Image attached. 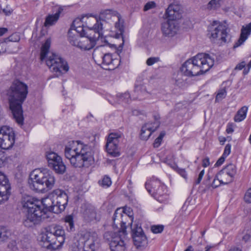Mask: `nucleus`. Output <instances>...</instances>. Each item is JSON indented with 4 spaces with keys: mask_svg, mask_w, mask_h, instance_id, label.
<instances>
[{
    "mask_svg": "<svg viewBox=\"0 0 251 251\" xmlns=\"http://www.w3.org/2000/svg\"><path fill=\"white\" fill-rule=\"evenodd\" d=\"M68 202V196L65 191L60 189L54 190L48 198L42 201L30 196L23 198L22 203L26 213L23 224L27 227L35 226L41 224L43 219L48 217V212L58 214L63 211Z\"/></svg>",
    "mask_w": 251,
    "mask_h": 251,
    "instance_id": "1",
    "label": "nucleus"
},
{
    "mask_svg": "<svg viewBox=\"0 0 251 251\" xmlns=\"http://www.w3.org/2000/svg\"><path fill=\"white\" fill-rule=\"evenodd\" d=\"M65 157L75 168H88L94 163V153L91 148L80 141H69L65 145Z\"/></svg>",
    "mask_w": 251,
    "mask_h": 251,
    "instance_id": "2",
    "label": "nucleus"
},
{
    "mask_svg": "<svg viewBox=\"0 0 251 251\" xmlns=\"http://www.w3.org/2000/svg\"><path fill=\"white\" fill-rule=\"evenodd\" d=\"M27 93V85L19 80L13 81L7 92L10 109L14 118L19 125L23 124L24 117L22 105L25 100Z\"/></svg>",
    "mask_w": 251,
    "mask_h": 251,
    "instance_id": "3",
    "label": "nucleus"
},
{
    "mask_svg": "<svg viewBox=\"0 0 251 251\" xmlns=\"http://www.w3.org/2000/svg\"><path fill=\"white\" fill-rule=\"evenodd\" d=\"M214 60L209 54L199 53L186 61L181 67V71L189 76H196L207 72L213 66Z\"/></svg>",
    "mask_w": 251,
    "mask_h": 251,
    "instance_id": "4",
    "label": "nucleus"
},
{
    "mask_svg": "<svg viewBox=\"0 0 251 251\" xmlns=\"http://www.w3.org/2000/svg\"><path fill=\"white\" fill-rule=\"evenodd\" d=\"M28 184L35 191L44 193L54 186L55 179L52 173L47 169H36L30 174Z\"/></svg>",
    "mask_w": 251,
    "mask_h": 251,
    "instance_id": "5",
    "label": "nucleus"
},
{
    "mask_svg": "<svg viewBox=\"0 0 251 251\" xmlns=\"http://www.w3.org/2000/svg\"><path fill=\"white\" fill-rule=\"evenodd\" d=\"M65 231L63 228L57 225H52L47 227L42 232L40 237L41 245L48 249L54 248L53 245L58 241L60 245L65 242Z\"/></svg>",
    "mask_w": 251,
    "mask_h": 251,
    "instance_id": "6",
    "label": "nucleus"
},
{
    "mask_svg": "<svg viewBox=\"0 0 251 251\" xmlns=\"http://www.w3.org/2000/svg\"><path fill=\"white\" fill-rule=\"evenodd\" d=\"M148 192L160 202H166L169 199L167 187L157 179L153 178L145 183Z\"/></svg>",
    "mask_w": 251,
    "mask_h": 251,
    "instance_id": "7",
    "label": "nucleus"
},
{
    "mask_svg": "<svg viewBox=\"0 0 251 251\" xmlns=\"http://www.w3.org/2000/svg\"><path fill=\"white\" fill-rule=\"evenodd\" d=\"M95 33L89 32V34L81 36L78 48L81 50H90L96 45V41L103 36L102 26L100 24H97L94 26Z\"/></svg>",
    "mask_w": 251,
    "mask_h": 251,
    "instance_id": "8",
    "label": "nucleus"
},
{
    "mask_svg": "<svg viewBox=\"0 0 251 251\" xmlns=\"http://www.w3.org/2000/svg\"><path fill=\"white\" fill-rule=\"evenodd\" d=\"M229 29L226 23H222L214 21L208 26V32L211 39H218L223 42H226Z\"/></svg>",
    "mask_w": 251,
    "mask_h": 251,
    "instance_id": "9",
    "label": "nucleus"
},
{
    "mask_svg": "<svg viewBox=\"0 0 251 251\" xmlns=\"http://www.w3.org/2000/svg\"><path fill=\"white\" fill-rule=\"evenodd\" d=\"M112 17H116L118 21L115 23V26L118 30L115 36L117 38H123V33L124 32V27L123 21L121 20L120 15L117 11L111 9H106L100 12L99 15V21L101 22L103 25L106 23V21L111 19Z\"/></svg>",
    "mask_w": 251,
    "mask_h": 251,
    "instance_id": "10",
    "label": "nucleus"
},
{
    "mask_svg": "<svg viewBox=\"0 0 251 251\" xmlns=\"http://www.w3.org/2000/svg\"><path fill=\"white\" fill-rule=\"evenodd\" d=\"M123 42L118 47L117 53L112 55L111 53H105L102 56V64L105 69L113 70L118 67L121 63V56L120 53H121L123 46L124 44V38H122Z\"/></svg>",
    "mask_w": 251,
    "mask_h": 251,
    "instance_id": "11",
    "label": "nucleus"
},
{
    "mask_svg": "<svg viewBox=\"0 0 251 251\" xmlns=\"http://www.w3.org/2000/svg\"><path fill=\"white\" fill-rule=\"evenodd\" d=\"M15 143V133L12 128L4 126L0 127V148L8 150Z\"/></svg>",
    "mask_w": 251,
    "mask_h": 251,
    "instance_id": "12",
    "label": "nucleus"
},
{
    "mask_svg": "<svg viewBox=\"0 0 251 251\" xmlns=\"http://www.w3.org/2000/svg\"><path fill=\"white\" fill-rule=\"evenodd\" d=\"M47 65L51 71L55 73H61V71H68L69 66L67 62L59 55L54 53H51L47 59Z\"/></svg>",
    "mask_w": 251,
    "mask_h": 251,
    "instance_id": "13",
    "label": "nucleus"
},
{
    "mask_svg": "<svg viewBox=\"0 0 251 251\" xmlns=\"http://www.w3.org/2000/svg\"><path fill=\"white\" fill-rule=\"evenodd\" d=\"M121 134L118 133H111L109 134L105 145L106 151L108 154L113 157L120 155V151L118 147Z\"/></svg>",
    "mask_w": 251,
    "mask_h": 251,
    "instance_id": "14",
    "label": "nucleus"
},
{
    "mask_svg": "<svg viewBox=\"0 0 251 251\" xmlns=\"http://www.w3.org/2000/svg\"><path fill=\"white\" fill-rule=\"evenodd\" d=\"M49 166L58 174H63L66 171V166L62 159L56 153L52 151L48 152L46 154Z\"/></svg>",
    "mask_w": 251,
    "mask_h": 251,
    "instance_id": "15",
    "label": "nucleus"
},
{
    "mask_svg": "<svg viewBox=\"0 0 251 251\" xmlns=\"http://www.w3.org/2000/svg\"><path fill=\"white\" fill-rule=\"evenodd\" d=\"M126 235V230H119L111 235L109 246L111 251H125V244L123 239Z\"/></svg>",
    "mask_w": 251,
    "mask_h": 251,
    "instance_id": "16",
    "label": "nucleus"
},
{
    "mask_svg": "<svg viewBox=\"0 0 251 251\" xmlns=\"http://www.w3.org/2000/svg\"><path fill=\"white\" fill-rule=\"evenodd\" d=\"M89 251H95L99 242L98 234L95 232H86L78 240Z\"/></svg>",
    "mask_w": 251,
    "mask_h": 251,
    "instance_id": "17",
    "label": "nucleus"
},
{
    "mask_svg": "<svg viewBox=\"0 0 251 251\" xmlns=\"http://www.w3.org/2000/svg\"><path fill=\"white\" fill-rule=\"evenodd\" d=\"M11 195V186L7 177L0 172V205L8 201Z\"/></svg>",
    "mask_w": 251,
    "mask_h": 251,
    "instance_id": "18",
    "label": "nucleus"
},
{
    "mask_svg": "<svg viewBox=\"0 0 251 251\" xmlns=\"http://www.w3.org/2000/svg\"><path fill=\"white\" fill-rule=\"evenodd\" d=\"M179 29V25L177 21L167 20L162 24L161 31L164 36L172 37L176 34Z\"/></svg>",
    "mask_w": 251,
    "mask_h": 251,
    "instance_id": "19",
    "label": "nucleus"
},
{
    "mask_svg": "<svg viewBox=\"0 0 251 251\" xmlns=\"http://www.w3.org/2000/svg\"><path fill=\"white\" fill-rule=\"evenodd\" d=\"M181 6L177 4H171L166 10L165 16L167 20H175L180 19L182 14Z\"/></svg>",
    "mask_w": 251,
    "mask_h": 251,
    "instance_id": "20",
    "label": "nucleus"
},
{
    "mask_svg": "<svg viewBox=\"0 0 251 251\" xmlns=\"http://www.w3.org/2000/svg\"><path fill=\"white\" fill-rule=\"evenodd\" d=\"M80 19L83 23H85L89 32L95 33L94 26L97 24H100L101 25L102 32L103 33V24L101 22L99 21L97 17H95L91 14H87L82 16L81 18Z\"/></svg>",
    "mask_w": 251,
    "mask_h": 251,
    "instance_id": "21",
    "label": "nucleus"
},
{
    "mask_svg": "<svg viewBox=\"0 0 251 251\" xmlns=\"http://www.w3.org/2000/svg\"><path fill=\"white\" fill-rule=\"evenodd\" d=\"M159 126V123L156 121L153 123L145 124L141 130L140 138L142 140H147L152 133L155 131Z\"/></svg>",
    "mask_w": 251,
    "mask_h": 251,
    "instance_id": "22",
    "label": "nucleus"
},
{
    "mask_svg": "<svg viewBox=\"0 0 251 251\" xmlns=\"http://www.w3.org/2000/svg\"><path fill=\"white\" fill-rule=\"evenodd\" d=\"M126 208H117L114 212L112 218L114 226L117 227L118 225L120 224L121 226V229L126 230V222L124 221V218L126 217Z\"/></svg>",
    "mask_w": 251,
    "mask_h": 251,
    "instance_id": "23",
    "label": "nucleus"
},
{
    "mask_svg": "<svg viewBox=\"0 0 251 251\" xmlns=\"http://www.w3.org/2000/svg\"><path fill=\"white\" fill-rule=\"evenodd\" d=\"M84 217L88 222H97L100 220V215L96 208L92 206H88L84 212Z\"/></svg>",
    "mask_w": 251,
    "mask_h": 251,
    "instance_id": "24",
    "label": "nucleus"
},
{
    "mask_svg": "<svg viewBox=\"0 0 251 251\" xmlns=\"http://www.w3.org/2000/svg\"><path fill=\"white\" fill-rule=\"evenodd\" d=\"M71 30H75L77 33L79 34L80 36H84L89 34L88 29H85L83 23L80 19L78 18L75 19L73 22L71 26Z\"/></svg>",
    "mask_w": 251,
    "mask_h": 251,
    "instance_id": "25",
    "label": "nucleus"
},
{
    "mask_svg": "<svg viewBox=\"0 0 251 251\" xmlns=\"http://www.w3.org/2000/svg\"><path fill=\"white\" fill-rule=\"evenodd\" d=\"M251 32V23L246 25L245 26L242 27L240 38L234 44L233 48H237L243 44L244 42L247 39L248 36L250 35Z\"/></svg>",
    "mask_w": 251,
    "mask_h": 251,
    "instance_id": "26",
    "label": "nucleus"
},
{
    "mask_svg": "<svg viewBox=\"0 0 251 251\" xmlns=\"http://www.w3.org/2000/svg\"><path fill=\"white\" fill-rule=\"evenodd\" d=\"M63 10V9L62 7H59L55 14L48 15L46 18L44 25L47 27L54 25L58 20L60 14Z\"/></svg>",
    "mask_w": 251,
    "mask_h": 251,
    "instance_id": "27",
    "label": "nucleus"
},
{
    "mask_svg": "<svg viewBox=\"0 0 251 251\" xmlns=\"http://www.w3.org/2000/svg\"><path fill=\"white\" fill-rule=\"evenodd\" d=\"M134 93L137 95V98L140 100L148 97L149 95L147 91L146 86L142 84L135 85Z\"/></svg>",
    "mask_w": 251,
    "mask_h": 251,
    "instance_id": "28",
    "label": "nucleus"
},
{
    "mask_svg": "<svg viewBox=\"0 0 251 251\" xmlns=\"http://www.w3.org/2000/svg\"><path fill=\"white\" fill-rule=\"evenodd\" d=\"M12 236V232L7 227L0 226V243L9 239Z\"/></svg>",
    "mask_w": 251,
    "mask_h": 251,
    "instance_id": "29",
    "label": "nucleus"
},
{
    "mask_svg": "<svg viewBox=\"0 0 251 251\" xmlns=\"http://www.w3.org/2000/svg\"><path fill=\"white\" fill-rule=\"evenodd\" d=\"M217 177L220 178L224 184H227L232 182L234 178L223 169L217 174Z\"/></svg>",
    "mask_w": 251,
    "mask_h": 251,
    "instance_id": "30",
    "label": "nucleus"
},
{
    "mask_svg": "<svg viewBox=\"0 0 251 251\" xmlns=\"http://www.w3.org/2000/svg\"><path fill=\"white\" fill-rule=\"evenodd\" d=\"M248 107L244 106L241 107L234 116V120L236 122H240L244 120L247 116Z\"/></svg>",
    "mask_w": 251,
    "mask_h": 251,
    "instance_id": "31",
    "label": "nucleus"
},
{
    "mask_svg": "<svg viewBox=\"0 0 251 251\" xmlns=\"http://www.w3.org/2000/svg\"><path fill=\"white\" fill-rule=\"evenodd\" d=\"M134 244L137 248L144 247L148 244V241L147 237L145 235H142V236H135V237H132Z\"/></svg>",
    "mask_w": 251,
    "mask_h": 251,
    "instance_id": "32",
    "label": "nucleus"
},
{
    "mask_svg": "<svg viewBox=\"0 0 251 251\" xmlns=\"http://www.w3.org/2000/svg\"><path fill=\"white\" fill-rule=\"evenodd\" d=\"M51 40L50 38L47 39L45 43L43 45L41 50L40 59L41 61H43L47 54L49 52V50L50 46Z\"/></svg>",
    "mask_w": 251,
    "mask_h": 251,
    "instance_id": "33",
    "label": "nucleus"
},
{
    "mask_svg": "<svg viewBox=\"0 0 251 251\" xmlns=\"http://www.w3.org/2000/svg\"><path fill=\"white\" fill-rule=\"evenodd\" d=\"M117 102L119 103H127L130 101V96L128 92L118 94L116 96Z\"/></svg>",
    "mask_w": 251,
    "mask_h": 251,
    "instance_id": "34",
    "label": "nucleus"
},
{
    "mask_svg": "<svg viewBox=\"0 0 251 251\" xmlns=\"http://www.w3.org/2000/svg\"><path fill=\"white\" fill-rule=\"evenodd\" d=\"M64 222L66 224V226L67 230L72 231L74 230V217L72 215H68L65 217Z\"/></svg>",
    "mask_w": 251,
    "mask_h": 251,
    "instance_id": "35",
    "label": "nucleus"
},
{
    "mask_svg": "<svg viewBox=\"0 0 251 251\" xmlns=\"http://www.w3.org/2000/svg\"><path fill=\"white\" fill-rule=\"evenodd\" d=\"M131 229L132 237H135V236L145 235L141 227L137 224L132 225L131 226Z\"/></svg>",
    "mask_w": 251,
    "mask_h": 251,
    "instance_id": "36",
    "label": "nucleus"
},
{
    "mask_svg": "<svg viewBox=\"0 0 251 251\" xmlns=\"http://www.w3.org/2000/svg\"><path fill=\"white\" fill-rule=\"evenodd\" d=\"M71 33L70 31L69 32V37L68 41L69 43L73 46H75L77 48H78V45L79 44L80 39L81 38V36H79L78 35H71Z\"/></svg>",
    "mask_w": 251,
    "mask_h": 251,
    "instance_id": "37",
    "label": "nucleus"
},
{
    "mask_svg": "<svg viewBox=\"0 0 251 251\" xmlns=\"http://www.w3.org/2000/svg\"><path fill=\"white\" fill-rule=\"evenodd\" d=\"M223 170L226 171L227 174L231 176L233 178L236 173V166L232 164H230L226 166L223 169Z\"/></svg>",
    "mask_w": 251,
    "mask_h": 251,
    "instance_id": "38",
    "label": "nucleus"
},
{
    "mask_svg": "<svg viewBox=\"0 0 251 251\" xmlns=\"http://www.w3.org/2000/svg\"><path fill=\"white\" fill-rule=\"evenodd\" d=\"M221 0H211L207 5V9L211 10L219 8L221 5Z\"/></svg>",
    "mask_w": 251,
    "mask_h": 251,
    "instance_id": "39",
    "label": "nucleus"
},
{
    "mask_svg": "<svg viewBox=\"0 0 251 251\" xmlns=\"http://www.w3.org/2000/svg\"><path fill=\"white\" fill-rule=\"evenodd\" d=\"M100 184L103 187L107 188L111 184V181L110 177L104 176L101 181H99Z\"/></svg>",
    "mask_w": 251,
    "mask_h": 251,
    "instance_id": "40",
    "label": "nucleus"
},
{
    "mask_svg": "<svg viewBox=\"0 0 251 251\" xmlns=\"http://www.w3.org/2000/svg\"><path fill=\"white\" fill-rule=\"evenodd\" d=\"M226 96V91L225 89H223L219 91L216 97L215 101H219L224 99Z\"/></svg>",
    "mask_w": 251,
    "mask_h": 251,
    "instance_id": "41",
    "label": "nucleus"
},
{
    "mask_svg": "<svg viewBox=\"0 0 251 251\" xmlns=\"http://www.w3.org/2000/svg\"><path fill=\"white\" fill-rule=\"evenodd\" d=\"M221 184H224L223 182H222L220 178L217 177V174L216 175L214 179H213L212 183L210 184V186L212 187L213 188H216L218 186H220Z\"/></svg>",
    "mask_w": 251,
    "mask_h": 251,
    "instance_id": "42",
    "label": "nucleus"
},
{
    "mask_svg": "<svg viewBox=\"0 0 251 251\" xmlns=\"http://www.w3.org/2000/svg\"><path fill=\"white\" fill-rule=\"evenodd\" d=\"M164 229L163 225H154L151 226V231L155 234L161 233Z\"/></svg>",
    "mask_w": 251,
    "mask_h": 251,
    "instance_id": "43",
    "label": "nucleus"
},
{
    "mask_svg": "<svg viewBox=\"0 0 251 251\" xmlns=\"http://www.w3.org/2000/svg\"><path fill=\"white\" fill-rule=\"evenodd\" d=\"M173 168L182 177H183L185 179L187 178V174L185 169L179 168L176 165H175L174 167H173Z\"/></svg>",
    "mask_w": 251,
    "mask_h": 251,
    "instance_id": "44",
    "label": "nucleus"
},
{
    "mask_svg": "<svg viewBox=\"0 0 251 251\" xmlns=\"http://www.w3.org/2000/svg\"><path fill=\"white\" fill-rule=\"evenodd\" d=\"M159 61V58L158 57H151L149 58L146 61V64L148 66H151L154 63Z\"/></svg>",
    "mask_w": 251,
    "mask_h": 251,
    "instance_id": "45",
    "label": "nucleus"
},
{
    "mask_svg": "<svg viewBox=\"0 0 251 251\" xmlns=\"http://www.w3.org/2000/svg\"><path fill=\"white\" fill-rule=\"evenodd\" d=\"M73 251H89L84 246L81 245V243L77 241V243L74 247Z\"/></svg>",
    "mask_w": 251,
    "mask_h": 251,
    "instance_id": "46",
    "label": "nucleus"
},
{
    "mask_svg": "<svg viewBox=\"0 0 251 251\" xmlns=\"http://www.w3.org/2000/svg\"><path fill=\"white\" fill-rule=\"evenodd\" d=\"M244 201L246 202L251 203V188L248 189L244 195Z\"/></svg>",
    "mask_w": 251,
    "mask_h": 251,
    "instance_id": "47",
    "label": "nucleus"
},
{
    "mask_svg": "<svg viewBox=\"0 0 251 251\" xmlns=\"http://www.w3.org/2000/svg\"><path fill=\"white\" fill-rule=\"evenodd\" d=\"M231 151V145L229 144H227L224 150V153L222 155L226 157L230 153Z\"/></svg>",
    "mask_w": 251,
    "mask_h": 251,
    "instance_id": "48",
    "label": "nucleus"
},
{
    "mask_svg": "<svg viewBox=\"0 0 251 251\" xmlns=\"http://www.w3.org/2000/svg\"><path fill=\"white\" fill-rule=\"evenodd\" d=\"M155 3L153 1L148 2L144 6V10L147 11L155 7Z\"/></svg>",
    "mask_w": 251,
    "mask_h": 251,
    "instance_id": "49",
    "label": "nucleus"
},
{
    "mask_svg": "<svg viewBox=\"0 0 251 251\" xmlns=\"http://www.w3.org/2000/svg\"><path fill=\"white\" fill-rule=\"evenodd\" d=\"M13 10L12 8H11L9 6H6L5 8L2 9L3 12L5 14L6 16H9L10 15L12 12Z\"/></svg>",
    "mask_w": 251,
    "mask_h": 251,
    "instance_id": "50",
    "label": "nucleus"
},
{
    "mask_svg": "<svg viewBox=\"0 0 251 251\" xmlns=\"http://www.w3.org/2000/svg\"><path fill=\"white\" fill-rule=\"evenodd\" d=\"M8 39L9 41L17 42L19 41L20 37L16 33H15L9 36Z\"/></svg>",
    "mask_w": 251,
    "mask_h": 251,
    "instance_id": "51",
    "label": "nucleus"
},
{
    "mask_svg": "<svg viewBox=\"0 0 251 251\" xmlns=\"http://www.w3.org/2000/svg\"><path fill=\"white\" fill-rule=\"evenodd\" d=\"M204 174V170L203 169L202 171H201V172L199 174L198 177L195 181L196 184H198L201 182V181L203 176Z\"/></svg>",
    "mask_w": 251,
    "mask_h": 251,
    "instance_id": "52",
    "label": "nucleus"
},
{
    "mask_svg": "<svg viewBox=\"0 0 251 251\" xmlns=\"http://www.w3.org/2000/svg\"><path fill=\"white\" fill-rule=\"evenodd\" d=\"M226 157L222 155L216 162L215 164V167H219L221 166L225 161Z\"/></svg>",
    "mask_w": 251,
    "mask_h": 251,
    "instance_id": "53",
    "label": "nucleus"
},
{
    "mask_svg": "<svg viewBox=\"0 0 251 251\" xmlns=\"http://www.w3.org/2000/svg\"><path fill=\"white\" fill-rule=\"evenodd\" d=\"M226 131L228 134L232 133L234 131L233 125L232 124L228 123L227 124Z\"/></svg>",
    "mask_w": 251,
    "mask_h": 251,
    "instance_id": "54",
    "label": "nucleus"
},
{
    "mask_svg": "<svg viewBox=\"0 0 251 251\" xmlns=\"http://www.w3.org/2000/svg\"><path fill=\"white\" fill-rule=\"evenodd\" d=\"M5 160L6 157L5 156L4 153L0 152V167L2 166Z\"/></svg>",
    "mask_w": 251,
    "mask_h": 251,
    "instance_id": "55",
    "label": "nucleus"
},
{
    "mask_svg": "<svg viewBox=\"0 0 251 251\" xmlns=\"http://www.w3.org/2000/svg\"><path fill=\"white\" fill-rule=\"evenodd\" d=\"M246 65L245 61H242L241 63L238 64L235 68V70H241L243 69Z\"/></svg>",
    "mask_w": 251,
    "mask_h": 251,
    "instance_id": "56",
    "label": "nucleus"
},
{
    "mask_svg": "<svg viewBox=\"0 0 251 251\" xmlns=\"http://www.w3.org/2000/svg\"><path fill=\"white\" fill-rule=\"evenodd\" d=\"M162 140L160 138L157 137L153 143V147L154 148H158L160 145Z\"/></svg>",
    "mask_w": 251,
    "mask_h": 251,
    "instance_id": "57",
    "label": "nucleus"
},
{
    "mask_svg": "<svg viewBox=\"0 0 251 251\" xmlns=\"http://www.w3.org/2000/svg\"><path fill=\"white\" fill-rule=\"evenodd\" d=\"M210 164L209 158L208 157H206L202 160V166L203 167H206L208 166Z\"/></svg>",
    "mask_w": 251,
    "mask_h": 251,
    "instance_id": "58",
    "label": "nucleus"
},
{
    "mask_svg": "<svg viewBox=\"0 0 251 251\" xmlns=\"http://www.w3.org/2000/svg\"><path fill=\"white\" fill-rule=\"evenodd\" d=\"M251 238V236L249 234H246L242 237V241L245 242H248Z\"/></svg>",
    "mask_w": 251,
    "mask_h": 251,
    "instance_id": "59",
    "label": "nucleus"
},
{
    "mask_svg": "<svg viewBox=\"0 0 251 251\" xmlns=\"http://www.w3.org/2000/svg\"><path fill=\"white\" fill-rule=\"evenodd\" d=\"M7 29L6 28H0V36H2L4 33H5L7 31Z\"/></svg>",
    "mask_w": 251,
    "mask_h": 251,
    "instance_id": "60",
    "label": "nucleus"
},
{
    "mask_svg": "<svg viewBox=\"0 0 251 251\" xmlns=\"http://www.w3.org/2000/svg\"><path fill=\"white\" fill-rule=\"evenodd\" d=\"M248 69L247 71H246V69H245L244 70V74H247L248 73L250 69L251 68V60L250 61V62L248 64Z\"/></svg>",
    "mask_w": 251,
    "mask_h": 251,
    "instance_id": "61",
    "label": "nucleus"
},
{
    "mask_svg": "<svg viewBox=\"0 0 251 251\" xmlns=\"http://www.w3.org/2000/svg\"><path fill=\"white\" fill-rule=\"evenodd\" d=\"M126 208V213L125 214H126V216H129V214L130 213V208Z\"/></svg>",
    "mask_w": 251,
    "mask_h": 251,
    "instance_id": "62",
    "label": "nucleus"
},
{
    "mask_svg": "<svg viewBox=\"0 0 251 251\" xmlns=\"http://www.w3.org/2000/svg\"><path fill=\"white\" fill-rule=\"evenodd\" d=\"M165 133L164 132H161L159 135V136L158 137V138H160V139L162 140L163 137L165 136Z\"/></svg>",
    "mask_w": 251,
    "mask_h": 251,
    "instance_id": "63",
    "label": "nucleus"
},
{
    "mask_svg": "<svg viewBox=\"0 0 251 251\" xmlns=\"http://www.w3.org/2000/svg\"><path fill=\"white\" fill-rule=\"evenodd\" d=\"M184 251H193L192 246H189Z\"/></svg>",
    "mask_w": 251,
    "mask_h": 251,
    "instance_id": "64",
    "label": "nucleus"
}]
</instances>
